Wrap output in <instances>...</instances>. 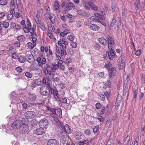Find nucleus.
<instances>
[{
    "instance_id": "nucleus-57",
    "label": "nucleus",
    "mask_w": 145,
    "mask_h": 145,
    "mask_svg": "<svg viewBox=\"0 0 145 145\" xmlns=\"http://www.w3.org/2000/svg\"><path fill=\"white\" fill-rule=\"evenodd\" d=\"M94 48L97 50H99L100 48V45L99 44H96L94 46Z\"/></svg>"
},
{
    "instance_id": "nucleus-35",
    "label": "nucleus",
    "mask_w": 145,
    "mask_h": 145,
    "mask_svg": "<svg viewBox=\"0 0 145 145\" xmlns=\"http://www.w3.org/2000/svg\"><path fill=\"white\" fill-rule=\"evenodd\" d=\"M124 62H119V68L120 69H122L124 67Z\"/></svg>"
},
{
    "instance_id": "nucleus-14",
    "label": "nucleus",
    "mask_w": 145,
    "mask_h": 145,
    "mask_svg": "<svg viewBox=\"0 0 145 145\" xmlns=\"http://www.w3.org/2000/svg\"><path fill=\"white\" fill-rule=\"evenodd\" d=\"M107 69L109 71V73L110 74L113 75V76H114L116 74V71L115 68L112 67L111 69L108 66Z\"/></svg>"
},
{
    "instance_id": "nucleus-24",
    "label": "nucleus",
    "mask_w": 145,
    "mask_h": 145,
    "mask_svg": "<svg viewBox=\"0 0 145 145\" xmlns=\"http://www.w3.org/2000/svg\"><path fill=\"white\" fill-rule=\"evenodd\" d=\"M107 82V83L104 84V87L105 88H106L107 87L110 88L111 86V83L110 80H108Z\"/></svg>"
},
{
    "instance_id": "nucleus-38",
    "label": "nucleus",
    "mask_w": 145,
    "mask_h": 145,
    "mask_svg": "<svg viewBox=\"0 0 145 145\" xmlns=\"http://www.w3.org/2000/svg\"><path fill=\"white\" fill-rule=\"evenodd\" d=\"M59 6V5L57 3H56L55 4L54 7V10L56 11L58 9Z\"/></svg>"
},
{
    "instance_id": "nucleus-26",
    "label": "nucleus",
    "mask_w": 145,
    "mask_h": 145,
    "mask_svg": "<svg viewBox=\"0 0 145 145\" xmlns=\"http://www.w3.org/2000/svg\"><path fill=\"white\" fill-rule=\"evenodd\" d=\"M17 40L20 41H23L25 40V37L23 35L18 36L17 38Z\"/></svg>"
},
{
    "instance_id": "nucleus-63",
    "label": "nucleus",
    "mask_w": 145,
    "mask_h": 145,
    "mask_svg": "<svg viewBox=\"0 0 145 145\" xmlns=\"http://www.w3.org/2000/svg\"><path fill=\"white\" fill-rule=\"evenodd\" d=\"M27 47H28V48H30L31 49H33L32 46V43L31 42H28L27 44Z\"/></svg>"
},
{
    "instance_id": "nucleus-42",
    "label": "nucleus",
    "mask_w": 145,
    "mask_h": 145,
    "mask_svg": "<svg viewBox=\"0 0 145 145\" xmlns=\"http://www.w3.org/2000/svg\"><path fill=\"white\" fill-rule=\"evenodd\" d=\"M97 116H98V118H97L101 121V122H103L104 120V119L103 118V117L101 116H100L99 115V113L97 114Z\"/></svg>"
},
{
    "instance_id": "nucleus-39",
    "label": "nucleus",
    "mask_w": 145,
    "mask_h": 145,
    "mask_svg": "<svg viewBox=\"0 0 145 145\" xmlns=\"http://www.w3.org/2000/svg\"><path fill=\"white\" fill-rule=\"evenodd\" d=\"M131 137L130 135H127L124 139V142L128 143L130 140Z\"/></svg>"
},
{
    "instance_id": "nucleus-23",
    "label": "nucleus",
    "mask_w": 145,
    "mask_h": 145,
    "mask_svg": "<svg viewBox=\"0 0 145 145\" xmlns=\"http://www.w3.org/2000/svg\"><path fill=\"white\" fill-rule=\"evenodd\" d=\"M49 91H48L49 92H50L51 93L53 94V95L54 94H55L56 93H57L58 92V91L57 90L54 89L52 88H51L50 89H49Z\"/></svg>"
},
{
    "instance_id": "nucleus-58",
    "label": "nucleus",
    "mask_w": 145,
    "mask_h": 145,
    "mask_svg": "<svg viewBox=\"0 0 145 145\" xmlns=\"http://www.w3.org/2000/svg\"><path fill=\"white\" fill-rule=\"evenodd\" d=\"M27 25L28 27H31V24L28 18H27Z\"/></svg>"
},
{
    "instance_id": "nucleus-28",
    "label": "nucleus",
    "mask_w": 145,
    "mask_h": 145,
    "mask_svg": "<svg viewBox=\"0 0 145 145\" xmlns=\"http://www.w3.org/2000/svg\"><path fill=\"white\" fill-rule=\"evenodd\" d=\"M66 137H65L64 139L61 140V141L64 144L66 142H67L69 140V137L68 136H66Z\"/></svg>"
},
{
    "instance_id": "nucleus-18",
    "label": "nucleus",
    "mask_w": 145,
    "mask_h": 145,
    "mask_svg": "<svg viewBox=\"0 0 145 145\" xmlns=\"http://www.w3.org/2000/svg\"><path fill=\"white\" fill-rule=\"evenodd\" d=\"M94 15L97 18L102 20H104L105 19V18L103 16V15H102L98 13H95L94 14Z\"/></svg>"
},
{
    "instance_id": "nucleus-30",
    "label": "nucleus",
    "mask_w": 145,
    "mask_h": 145,
    "mask_svg": "<svg viewBox=\"0 0 145 145\" xmlns=\"http://www.w3.org/2000/svg\"><path fill=\"white\" fill-rule=\"evenodd\" d=\"M56 109L52 107L51 108L50 111L52 113H51L50 115L52 116L54 114H56Z\"/></svg>"
},
{
    "instance_id": "nucleus-10",
    "label": "nucleus",
    "mask_w": 145,
    "mask_h": 145,
    "mask_svg": "<svg viewBox=\"0 0 145 145\" xmlns=\"http://www.w3.org/2000/svg\"><path fill=\"white\" fill-rule=\"evenodd\" d=\"M74 138L76 139L79 140L82 139V135L81 133L78 131H75L74 134Z\"/></svg>"
},
{
    "instance_id": "nucleus-6",
    "label": "nucleus",
    "mask_w": 145,
    "mask_h": 145,
    "mask_svg": "<svg viewBox=\"0 0 145 145\" xmlns=\"http://www.w3.org/2000/svg\"><path fill=\"white\" fill-rule=\"evenodd\" d=\"M36 116V113L33 111H28L25 114V116L26 118L31 119L35 117Z\"/></svg>"
},
{
    "instance_id": "nucleus-54",
    "label": "nucleus",
    "mask_w": 145,
    "mask_h": 145,
    "mask_svg": "<svg viewBox=\"0 0 145 145\" xmlns=\"http://www.w3.org/2000/svg\"><path fill=\"white\" fill-rule=\"evenodd\" d=\"M105 109H106L105 107H103V108L101 109V112L99 114L100 116L104 114Z\"/></svg>"
},
{
    "instance_id": "nucleus-44",
    "label": "nucleus",
    "mask_w": 145,
    "mask_h": 145,
    "mask_svg": "<svg viewBox=\"0 0 145 145\" xmlns=\"http://www.w3.org/2000/svg\"><path fill=\"white\" fill-rule=\"evenodd\" d=\"M139 140V136H138L136 137L134 142V145H138V141Z\"/></svg>"
},
{
    "instance_id": "nucleus-34",
    "label": "nucleus",
    "mask_w": 145,
    "mask_h": 145,
    "mask_svg": "<svg viewBox=\"0 0 145 145\" xmlns=\"http://www.w3.org/2000/svg\"><path fill=\"white\" fill-rule=\"evenodd\" d=\"M84 134L86 135L89 136L91 134V130L90 129H88L84 131Z\"/></svg>"
},
{
    "instance_id": "nucleus-37",
    "label": "nucleus",
    "mask_w": 145,
    "mask_h": 145,
    "mask_svg": "<svg viewBox=\"0 0 145 145\" xmlns=\"http://www.w3.org/2000/svg\"><path fill=\"white\" fill-rule=\"evenodd\" d=\"M99 125H97L95 126L93 129V131L94 133H97L98 130L99 129Z\"/></svg>"
},
{
    "instance_id": "nucleus-9",
    "label": "nucleus",
    "mask_w": 145,
    "mask_h": 145,
    "mask_svg": "<svg viewBox=\"0 0 145 145\" xmlns=\"http://www.w3.org/2000/svg\"><path fill=\"white\" fill-rule=\"evenodd\" d=\"M63 129L64 131L66 133L71 134V133L72 131L70 127L67 124H65L63 128H62Z\"/></svg>"
},
{
    "instance_id": "nucleus-25",
    "label": "nucleus",
    "mask_w": 145,
    "mask_h": 145,
    "mask_svg": "<svg viewBox=\"0 0 145 145\" xmlns=\"http://www.w3.org/2000/svg\"><path fill=\"white\" fill-rule=\"evenodd\" d=\"M18 61L21 63H23L25 62V59L24 56L21 55L18 58Z\"/></svg>"
},
{
    "instance_id": "nucleus-49",
    "label": "nucleus",
    "mask_w": 145,
    "mask_h": 145,
    "mask_svg": "<svg viewBox=\"0 0 145 145\" xmlns=\"http://www.w3.org/2000/svg\"><path fill=\"white\" fill-rule=\"evenodd\" d=\"M90 19L91 20L93 21H97V22H100V20L98 19H96L94 16H92L90 18Z\"/></svg>"
},
{
    "instance_id": "nucleus-21",
    "label": "nucleus",
    "mask_w": 145,
    "mask_h": 145,
    "mask_svg": "<svg viewBox=\"0 0 145 145\" xmlns=\"http://www.w3.org/2000/svg\"><path fill=\"white\" fill-rule=\"evenodd\" d=\"M125 81H124V84L123 86V94L124 95L126 94L127 91V88L128 87V85L127 84H126V82L125 83Z\"/></svg>"
},
{
    "instance_id": "nucleus-20",
    "label": "nucleus",
    "mask_w": 145,
    "mask_h": 145,
    "mask_svg": "<svg viewBox=\"0 0 145 145\" xmlns=\"http://www.w3.org/2000/svg\"><path fill=\"white\" fill-rule=\"evenodd\" d=\"M55 115H57L59 118H62V110L60 108H58L57 110V112H56V114H54Z\"/></svg>"
},
{
    "instance_id": "nucleus-3",
    "label": "nucleus",
    "mask_w": 145,
    "mask_h": 145,
    "mask_svg": "<svg viewBox=\"0 0 145 145\" xmlns=\"http://www.w3.org/2000/svg\"><path fill=\"white\" fill-rule=\"evenodd\" d=\"M49 122L47 119L44 118L41 120L39 123V125L42 128H46L48 125Z\"/></svg>"
},
{
    "instance_id": "nucleus-50",
    "label": "nucleus",
    "mask_w": 145,
    "mask_h": 145,
    "mask_svg": "<svg viewBox=\"0 0 145 145\" xmlns=\"http://www.w3.org/2000/svg\"><path fill=\"white\" fill-rule=\"evenodd\" d=\"M50 15V13H45L44 15V18L45 19H48V18H49Z\"/></svg>"
},
{
    "instance_id": "nucleus-33",
    "label": "nucleus",
    "mask_w": 145,
    "mask_h": 145,
    "mask_svg": "<svg viewBox=\"0 0 145 145\" xmlns=\"http://www.w3.org/2000/svg\"><path fill=\"white\" fill-rule=\"evenodd\" d=\"M74 36L72 35H69L67 37V39L71 41H73L74 40Z\"/></svg>"
},
{
    "instance_id": "nucleus-64",
    "label": "nucleus",
    "mask_w": 145,
    "mask_h": 145,
    "mask_svg": "<svg viewBox=\"0 0 145 145\" xmlns=\"http://www.w3.org/2000/svg\"><path fill=\"white\" fill-rule=\"evenodd\" d=\"M141 81L142 83H145V76L142 75V76Z\"/></svg>"
},
{
    "instance_id": "nucleus-5",
    "label": "nucleus",
    "mask_w": 145,
    "mask_h": 145,
    "mask_svg": "<svg viewBox=\"0 0 145 145\" xmlns=\"http://www.w3.org/2000/svg\"><path fill=\"white\" fill-rule=\"evenodd\" d=\"M45 131L44 129L41 127L34 130L33 133L37 135H42L45 133Z\"/></svg>"
},
{
    "instance_id": "nucleus-12",
    "label": "nucleus",
    "mask_w": 145,
    "mask_h": 145,
    "mask_svg": "<svg viewBox=\"0 0 145 145\" xmlns=\"http://www.w3.org/2000/svg\"><path fill=\"white\" fill-rule=\"evenodd\" d=\"M107 42L109 45H114L115 44L114 42L113 39L110 36L108 35L106 37Z\"/></svg>"
},
{
    "instance_id": "nucleus-51",
    "label": "nucleus",
    "mask_w": 145,
    "mask_h": 145,
    "mask_svg": "<svg viewBox=\"0 0 145 145\" xmlns=\"http://www.w3.org/2000/svg\"><path fill=\"white\" fill-rule=\"evenodd\" d=\"M7 3L6 0H0V4L1 5H5Z\"/></svg>"
},
{
    "instance_id": "nucleus-52",
    "label": "nucleus",
    "mask_w": 145,
    "mask_h": 145,
    "mask_svg": "<svg viewBox=\"0 0 145 145\" xmlns=\"http://www.w3.org/2000/svg\"><path fill=\"white\" fill-rule=\"evenodd\" d=\"M15 70L18 72H20L22 71V69L20 67H18L16 68Z\"/></svg>"
},
{
    "instance_id": "nucleus-53",
    "label": "nucleus",
    "mask_w": 145,
    "mask_h": 145,
    "mask_svg": "<svg viewBox=\"0 0 145 145\" xmlns=\"http://www.w3.org/2000/svg\"><path fill=\"white\" fill-rule=\"evenodd\" d=\"M30 33L31 35V37H37V35L36 34L35 32H32L31 31H30Z\"/></svg>"
},
{
    "instance_id": "nucleus-11",
    "label": "nucleus",
    "mask_w": 145,
    "mask_h": 145,
    "mask_svg": "<svg viewBox=\"0 0 145 145\" xmlns=\"http://www.w3.org/2000/svg\"><path fill=\"white\" fill-rule=\"evenodd\" d=\"M82 5L87 10H89L90 9L91 4L89 2L84 1L82 2Z\"/></svg>"
},
{
    "instance_id": "nucleus-59",
    "label": "nucleus",
    "mask_w": 145,
    "mask_h": 145,
    "mask_svg": "<svg viewBox=\"0 0 145 145\" xmlns=\"http://www.w3.org/2000/svg\"><path fill=\"white\" fill-rule=\"evenodd\" d=\"M96 108L98 109H100L102 106L101 104L99 103H97L95 105Z\"/></svg>"
},
{
    "instance_id": "nucleus-36",
    "label": "nucleus",
    "mask_w": 145,
    "mask_h": 145,
    "mask_svg": "<svg viewBox=\"0 0 145 145\" xmlns=\"http://www.w3.org/2000/svg\"><path fill=\"white\" fill-rule=\"evenodd\" d=\"M3 27L5 28H8L9 26V23L8 22H4L3 23Z\"/></svg>"
},
{
    "instance_id": "nucleus-60",
    "label": "nucleus",
    "mask_w": 145,
    "mask_h": 145,
    "mask_svg": "<svg viewBox=\"0 0 145 145\" xmlns=\"http://www.w3.org/2000/svg\"><path fill=\"white\" fill-rule=\"evenodd\" d=\"M52 66L55 68V70H56L59 67V66L57 64H56L55 63H53L52 64Z\"/></svg>"
},
{
    "instance_id": "nucleus-41",
    "label": "nucleus",
    "mask_w": 145,
    "mask_h": 145,
    "mask_svg": "<svg viewBox=\"0 0 145 145\" xmlns=\"http://www.w3.org/2000/svg\"><path fill=\"white\" fill-rule=\"evenodd\" d=\"M116 20L115 19V18L114 17H113L112 21L110 24V26L112 27H113L114 26Z\"/></svg>"
},
{
    "instance_id": "nucleus-29",
    "label": "nucleus",
    "mask_w": 145,
    "mask_h": 145,
    "mask_svg": "<svg viewBox=\"0 0 145 145\" xmlns=\"http://www.w3.org/2000/svg\"><path fill=\"white\" fill-rule=\"evenodd\" d=\"M58 92L57 93H56L55 94H54V97L55 99L58 102H60V99H59L58 95H59Z\"/></svg>"
},
{
    "instance_id": "nucleus-32",
    "label": "nucleus",
    "mask_w": 145,
    "mask_h": 145,
    "mask_svg": "<svg viewBox=\"0 0 145 145\" xmlns=\"http://www.w3.org/2000/svg\"><path fill=\"white\" fill-rule=\"evenodd\" d=\"M89 142L88 140L79 142L78 144V145H84V144L87 143Z\"/></svg>"
},
{
    "instance_id": "nucleus-45",
    "label": "nucleus",
    "mask_w": 145,
    "mask_h": 145,
    "mask_svg": "<svg viewBox=\"0 0 145 145\" xmlns=\"http://www.w3.org/2000/svg\"><path fill=\"white\" fill-rule=\"evenodd\" d=\"M25 75L26 77L30 78H31L32 77V74L30 72H26L25 73Z\"/></svg>"
},
{
    "instance_id": "nucleus-19",
    "label": "nucleus",
    "mask_w": 145,
    "mask_h": 145,
    "mask_svg": "<svg viewBox=\"0 0 145 145\" xmlns=\"http://www.w3.org/2000/svg\"><path fill=\"white\" fill-rule=\"evenodd\" d=\"M36 96L35 95L30 94L29 95L28 98L30 102H31L36 100Z\"/></svg>"
},
{
    "instance_id": "nucleus-40",
    "label": "nucleus",
    "mask_w": 145,
    "mask_h": 145,
    "mask_svg": "<svg viewBox=\"0 0 145 145\" xmlns=\"http://www.w3.org/2000/svg\"><path fill=\"white\" fill-rule=\"evenodd\" d=\"M91 9L93 10H98L97 7L93 4H91Z\"/></svg>"
},
{
    "instance_id": "nucleus-43",
    "label": "nucleus",
    "mask_w": 145,
    "mask_h": 145,
    "mask_svg": "<svg viewBox=\"0 0 145 145\" xmlns=\"http://www.w3.org/2000/svg\"><path fill=\"white\" fill-rule=\"evenodd\" d=\"M133 93L134 94V97L136 98L137 96V90L136 88H134L133 89Z\"/></svg>"
},
{
    "instance_id": "nucleus-17",
    "label": "nucleus",
    "mask_w": 145,
    "mask_h": 145,
    "mask_svg": "<svg viewBox=\"0 0 145 145\" xmlns=\"http://www.w3.org/2000/svg\"><path fill=\"white\" fill-rule=\"evenodd\" d=\"M40 93L42 95L47 96L50 94V92L48 91L45 88H41L40 89Z\"/></svg>"
},
{
    "instance_id": "nucleus-61",
    "label": "nucleus",
    "mask_w": 145,
    "mask_h": 145,
    "mask_svg": "<svg viewBox=\"0 0 145 145\" xmlns=\"http://www.w3.org/2000/svg\"><path fill=\"white\" fill-rule=\"evenodd\" d=\"M14 45L16 47H19L20 45V42L18 41H16L15 42Z\"/></svg>"
},
{
    "instance_id": "nucleus-62",
    "label": "nucleus",
    "mask_w": 145,
    "mask_h": 145,
    "mask_svg": "<svg viewBox=\"0 0 145 145\" xmlns=\"http://www.w3.org/2000/svg\"><path fill=\"white\" fill-rule=\"evenodd\" d=\"M60 102L63 103H66L67 102V99L65 98H62L60 100Z\"/></svg>"
},
{
    "instance_id": "nucleus-47",
    "label": "nucleus",
    "mask_w": 145,
    "mask_h": 145,
    "mask_svg": "<svg viewBox=\"0 0 145 145\" xmlns=\"http://www.w3.org/2000/svg\"><path fill=\"white\" fill-rule=\"evenodd\" d=\"M43 73H44L46 75H47L48 74H51V73H49L48 69H46V68H43Z\"/></svg>"
},
{
    "instance_id": "nucleus-8",
    "label": "nucleus",
    "mask_w": 145,
    "mask_h": 145,
    "mask_svg": "<svg viewBox=\"0 0 145 145\" xmlns=\"http://www.w3.org/2000/svg\"><path fill=\"white\" fill-rule=\"evenodd\" d=\"M106 53H108L109 59L111 60H112L115 57V52L113 50H110V51H107Z\"/></svg>"
},
{
    "instance_id": "nucleus-2",
    "label": "nucleus",
    "mask_w": 145,
    "mask_h": 145,
    "mask_svg": "<svg viewBox=\"0 0 145 145\" xmlns=\"http://www.w3.org/2000/svg\"><path fill=\"white\" fill-rule=\"evenodd\" d=\"M74 7L75 5L72 3L69 2L67 3L66 6L65 7V10L63 11V14H66L68 11L71 10L73 8H74Z\"/></svg>"
},
{
    "instance_id": "nucleus-27",
    "label": "nucleus",
    "mask_w": 145,
    "mask_h": 145,
    "mask_svg": "<svg viewBox=\"0 0 145 145\" xmlns=\"http://www.w3.org/2000/svg\"><path fill=\"white\" fill-rule=\"evenodd\" d=\"M39 27L43 31H46L45 25L44 23H42L40 24Z\"/></svg>"
},
{
    "instance_id": "nucleus-13",
    "label": "nucleus",
    "mask_w": 145,
    "mask_h": 145,
    "mask_svg": "<svg viewBox=\"0 0 145 145\" xmlns=\"http://www.w3.org/2000/svg\"><path fill=\"white\" fill-rule=\"evenodd\" d=\"M48 145H57L58 142L56 139H52L49 140L48 141Z\"/></svg>"
},
{
    "instance_id": "nucleus-16",
    "label": "nucleus",
    "mask_w": 145,
    "mask_h": 145,
    "mask_svg": "<svg viewBox=\"0 0 145 145\" xmlns=\"http://www.w3.org/2000/svg\"><path fill=\"white\" fill-rule=\"evenodd\" d=\"M90 28L92 30L95 31H98L100 27L97 25L92 24L90 25Z\"/></svg>"
},
{
    "instance_id": "nucleus-15",
    "label": "nucleus",
    "mask_w": 145,
    "mask_h": 145,
    "mask_svg": "<svg viewBox=\"0 0 145 145\" xmlns=\"http://www.w3.org/2000/svg\"><path fill=\"white\" fill-rule=\"evenodd\" d=\"M99 42L103 45L106 46L108 44V42L104 38L101 37L99 38Z\"/></svg>"
},
{
    "instance_id": "nucleus-55",
    "label": "nucleus",
    "mask_w": 145,
    "mask_h": 145,
    "mask_svg": "<svg viewBox=\"0 0 145 145\" xmlns=\"http://www.w3.org/2000/svg\"><path fill=\"white\" fill-rule=\"evenodd\" d=\"M61 140L64 139L65 137H66V136H68L66 134H64L62 133L61 134Z\"/></svg>"
},
{
    "instance_id": "nucleus-56",
    "label": "nucleus",
    "mask_w": 145,
    "mask_h": 145,
    "mask_svg": "<svg viewBox=\"0 0 145 145\" xmlns=\"http://www.w3.org/2000/svg\"><path fill=\"white\" fill-rule=\"evenodd\" d=\"M72 48H76L77 46V43L75 42H73L70 45Z\"/></svg>"
},
{
    "instance_id": "nucleus-4",
    "label": "nucleus",
    "mask_w": 145,
    "mask_h": 145,
    "mask_svg": "<svg viewBox=\"0 0 145 145\" xmlns=\"http://www.w3.org/2000/svg\"><path fill=\"white\" fill-rule=\"evenodd\" d=\"M19 129V133L22 134L26 133L29 130V126L26 124H24L21 126Z\"/></svg>"
},
{
    "instance_id": "nucleus-46",
    "label": "nucleus",
    "mask_w": 145,
    "mask_h": 145,
    "mask_svg": "<svg viewBox=\"0 0 145 145\" xmlns=\"http://www.w3.org/2000/svg\"><path fill=\"white\" fill-rule=\"evenodd\" d=\"M67 54L66 51L64 49H62L61 51V56L66 55Z\"/></svg>"
},
{
    "instance_id": "nucleus-31",
    "label": "nucleus",
    "mask_w": 145,
    "mask_h": 145,
    "mask_svg": "<svg viewBox=\"0 0 145 145\" xmlns=\"http://www.w3.org/2000/svg\"><path fill=\"white\" fill-rule=\"evenodd\" d=\"M135 5L136 6L135 8L137 10L139 9V0H136L135 3Z\"/></svg>"
},
{
    "instance_id": "nucleus-7",
    "label": "nucleus",
    "mask_w": 145,
    "mask_h": 145,
    "mask_svg": "<svg viewBox=\"0 0 145 145\" xmlns=\"http://www.w3.org/2000/svg\"><path fill=\"white\" fill-rule=\"evenodd\" d=\"M33 56L31 54H27L25 56V60L30 63L33 62Z\"/></svg>"
},
{
    "instance_id": "nucleus-22",
    "label": "nucleus",
    "mask_w": 145,
    "mask_h": 145,
    "mask_svg": "<svg viewBox=\"0 0 145 145\" xmlns=\"http://www.w3.org/2000/svg\"><path fill=\"white\" fill-rule=\"evenodd\" d=\"M49 19L52 24H54L55 22V16L54 14H52V15H50Z\"/></svg>"
},
{
    "instance_id": "nucleus-48",
    "label": "nucleus",
    "mask_w": 145,
    "mask_h": 145,
    "mask_svg": "<svg viewBox=\"0 0 145 145\" xmlns=\"http://www.w3.org/2000/svg\"><path fill=\"white\" fill-rule=\"evenodd\" d=\"M24 32H25L26 33H28L29 32H30V28L28 27H25V26L24 27Z\"/></svg>"
},
{
    "instance_id": "nucleus-1",
    "label": "nucleus",
    "mask_w": 145,
    "mask_h": 145,
    "mask_svg": "<svg viewBox=\"0 0 145 145\" xmlns=\"http://www.w3.org/2000/svg\"><path fill=\"white\" fill-rule=\"evenodd\" d=\"M23 123L22 120H17L12 123V127L14 129H18L21 127Z\"/></svg>"
}]
</instances>
